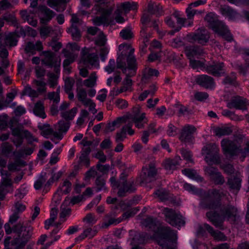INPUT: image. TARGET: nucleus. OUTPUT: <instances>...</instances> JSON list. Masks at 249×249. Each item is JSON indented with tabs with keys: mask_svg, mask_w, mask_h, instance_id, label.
<instances>
[{
	"mask_svg": "<svg viewBox=\"0 0 249 249\" xmlns=\"http://www.w3.org/2000/svg\"><path fill=\"white\" fill-rule=\"evenodd\" d=\"M183 187L190 194L200 197V206L204 209H216L221 205L222 193L218 189L214 188L206 191L187 182L184 183Z\"/></svg>",
	"mask_w": 249,
	"mask_h": 249,
	"instance_id": "f03ea898",
	"label": "nucleus"
},
{
	"mask_svg": "<svg viewBox=\"0 0 249 249\" xmlns=\"http://www.w3.org/2000/svg\"><path fill=\"white\" fill-rule=\"evenodd\" d=\"M97 79V76L96 72H92L89 77L84 80L83 84L87 88H93L96 85V81Z\"/></svg>",
	"mask_w": 249,
	"mask_h": 249,
	"instance_id": "ea45409f",
	"label": "nucleus"
},
{
	"mask_svg": "<svg viewBox=\"0 0 249 249\" xmlns=\"http://www.w3.org/2000/svg\"><path fill=\"white\" fill-rule=\"evenodd\" d=\"M191 38L199 44L205 45L208 42L209 37L205 34L198 32L194 33L191 36Z\"/></svg>",
	"mask_w": 249,
	"mask_h": 249,
	"instance_id": "c756f323",
	"label": "nucleus"
},
{
	"mask_svg": "<svg viewBox=\"0 0 249 249\" xmlns=\"http://www.w3.org/2000/svg\"><path fill=\"white\" fill-rule=\"evenodd\" d=\"M27 192V190L26 187L22 186L16 190L15 196L17 197V198L21 199L24 197L26 195Z\"/></svg>",
	"mask_w": 249,
	"mask_h": 249,
	"instance_id": "680f3d73",
	"label": "nucleus"
},
{
	"mask_svg": "<svg viewBox=\"0 0 249 249\" xmlns=\"http://www.w3.org/2000/svg\"><path fill=\"white\" fill-rule=\"evenodd\" d=\"M142 174L137 179L141 185H145L155 180L156 168L154 164L149 165L148 168L142 169Z\"/></svg>",
	"mask_w": 249,
	"mask_h": 249,
	"instance_id": "9b49d317",
	"label": "nucleus"
},
{
	"mask_svg": "<svg viewBox=\"0 0 249 249\" xmlns=\"http://www.w3.org/2000/svg\"><path fill=\"white\" fill-rule=\"evenodd\" d=\"M196 129L193 125H185L181 130L179 135V140L183 143H191L195 139L194 135Z\"/></svg>",
	"mask_w": 249,
	"mask_h": 249,
	"instance_id": "f8f14e48",
	"label": "nucleus"
},
{
	"mask_svg": "<svg viewBox=\"0 0 249 249\" xmlns=\"http://www.w3.org/2000/svg\"><path fill=\"white\" fill-rule=\"evenodd\" d=\"M224 220L227 218L229 220L233 221L236 220L237 214L231 208H228L223 211Z\"/></svg>",
	"mask_w": 249,
	"mask_h": 249,
	"instance_id": "a18cd8bd",
	"label": "nucleus"
},
{
	"mask_svg": "<svg viewBox=\"0 0 249 249\" xmlns=\"http://www.w3.org/2000/svg\"><path fill=\"white\" fill-rule=\"evenodd\" d=\"M81 53V63L94 66L98 65V57L96 53H90V50L87 48L83 49Z\"/></svg>",
	"mask_w": 249,
	"mask_h": 249,
	"instance_id": "4468645a",
	"label": "nucleus"
},
{
	"mask_svg": "<svg viewBox=\"0 0 249 249\" xmlns=\"http://www.w3.org/2000/svg\"><path fill=\"white\" fill-rule=\"evenodd\" d=\"M223 80L224 85H229L235 86L237 85V74L234 71H231L230 74L225 75Z\"/></svg>",
	"mask_w": 249,
	"mask_h": 249,
	"instance_id": "2f4dec72",
	"label": "nucleus"
},
{
	"mask_svg": "<svg viewBox=\"0 0 249 249\" xmlns=\"http://www.w3.org/2000/svg\"><path fill=\"white\" fill-rule=\"evenodd\" d=\"M13 146L8 142H4L1 145V152L7 156L10 154L13 150Z\"/></svg>",
	"mask_w": 249,
	"mask_h": 249,
	"instance_id": "052dcab7",
	"label": "nucleus"
},
{
	"mask_svg": "<svg viewBox=\"0 0 249 249\" xmlns=\"http://www.w3.org/2000/svg\"><path fill=\"white\" fill-rule=\"evenodd\" d=\"M220 206H221V205ZM220 207H219V208ZM212 210L214 211H211L207 212L206 216L210 221L215 227H220L222 225V224L224 221L223 211H222V213H220L219 212L215 211V209Z\"/></svg>",
	"mask_w": 249,
	"mask_h": 249,
	"instance_id": "f3484780",
	"label": "nucleus"
},
{
	"mask_svg": "<svg viewBox=\"0 0 249 249\" xmlns=\"http://www.w3.org/2000/svg\"><path fill=\"white\" fill-rule=\"evenodd\" d=\"M242 180L237 176L229 178L227 184L231 190H235L238 192L241 187Z\"/></svg>",
	"mask_w": 249,
	"mask_h": 249,
	"instance_id": "c85d7f7f",
	"label": "nucleus"
},
{
	"mask_svg": "<svg viewBox=\"0 0 249 249\" xmlns=\"http://www.w3.org/2000/svg\"><path fill=\"white\" fill-rule=\"evenodd\" d=\"M204 171L210 177L211 179L215 185H222L225 182L224 177L218 171L216 167L213 166L206 167Z\"/></svg>",
	"mask_w": 249,
	"mask_h": 249,
	"instance_id": "ddd939ff",
	"label": "nucleus"
},
{
	"mask_svg": "<svg viewBox=\"0 0 249 249\" xmlns=\"http://www.w3.org/2000/svg\"><path fill=\"white\" fill-rule=\"evenodd\" d=\"M217 147L214 143H209L202 148V152L205 154V160L209 164H218L220 158L217 152Z\"/></svg>",
	"mask_w": 249,
	"mask_h": 249,
	"instance_id": "6e6552de",
	"label": "nucleus"
},
{
	"mask_svg": "<svg viewBox=\"0 0 249 249\" xmlns=\"http://www.w3.org/2000/svg\"><path fill=\"white\" fill-rule=\"evenodd\" d=\"M49 77V85L51 88H53L57 85L58 77L54 73H49L48 74Z\"/></svg>",
	"mask_w": 249,
	"mask_h": 249,
	"instance_id": "13d9d810",
	"label": "nucleus"
},
{
	"mask_svg": "<svg viewBox=\"0 0 249 249\" xmlns=\"http://www.w3.org/2000/svg\"><path fill=\"white\" fill-rule=\"evenodd\" d=\"M70 124L65 122L64 121H59L57 124L55 125V131L53 133V136L59 140H61L63 138V133H66L69 129Z\"/></svg>",
	"mask_w": 249,
	"mask_h": 249,
	"instance_id": "b1692460",
	"label": "nucleus"
},
{
	"mask_svg": "<svg viewBox=\"0 0 249 249\" xmlns=\"http://www.w3.org/2000/svg\"><path fill=\"white\" fill-rule=\"evenodd\" d=\"M162 44L158 40H157V62L160 61L162 59V57L165 56L166 53L161 51Z\"/></svg>",
	"mask_w": 249,
	"mask_h": 249,
	"instance_id": "5fc2aeb1",
	"label": "nucleus"
},
{
	"mask_svg": "<svg viewBox=\"0 0 249 249\" xmlns=\"http://www.w3.org/2000/svg\"><path fill=\"white\" fill-rule=\"evenodd\" d=\"M96 230H92L90 228H88L84 230L83 232L76 238V240L81 241L86 237L91 238L96 235Z\"/></svg>",
	"mask_w": 249,
	"mask_h": 249,
	"instance_id": "a19ab883",
	"label": "nucleus"
},
{
	"mask_svg": "<svg viewBox=\"0 0 249 249\" xmlns=\"http://www.w3.org/2000/svg\"><path fill=\"white\" fill-rule=\"evenodd\" d=\"M119 8L122 12V11H124L125 13H127L130 10H136L137 9V4L134 2H125L118 4L117 9Z\"/></svg>",
	"mask_w": 249,
	"mask_h": 249,
	"instance_id": "7c9ffc66",
	"label": "nucleus"
},
{
	"mask_svg": "<svg viewBox=\"0 0 249 249\" xmlns=\"http://www.w3.org/2000/svg\"><path fill=\"white\" fill-rule=\"evenodd\" d=\"M60 88L58 87L56 92H51L48 94V98L53 101V102L55 104H57L60 102Z\"/></svg>",
	"mask_w": 249,
	"mask_h": 249,
	"instance_id": "de8ad7c7",
	"label": "nucleus"
},
{
	"mask_svg": "<svg viewBox=\"0 0 249 249\" xmlns=\"http://www.w3.org/2000/svg\"><path fill=\"white\" fill-rule=\"evenodd\" d=\"M75 81L72 78L66 77L65 79L64 89L65 92H70L71 91Z\"/></svg>",
	"mask_w": 249,
	"mask_h": 249,
	"instance_id": "864d4df0",
	"label": "nucleus"
},
{
	"mask_svg": "<svg viewBox=\"0 0 249 249\" xmlns=\"http://www.w3.org/2000/svg\"><path fill=\"white\" fill-rule=\"evenodd\" d=\"M1 174L2 178L0 184L7 187L11 186L12 182L11 178V174L4 170L1 171Z\"/></svg>",
	"mask_w": 249,
	"mask_h": 249,
	"instance_id": "4c0bfd02",
	"label": "nucleus"
},
{
	"mask_svg": "<svg viewBox=\"0 0 249 249\" xmlns=\"http://www.w3.org/2000/svg\"><path fill=\"white\" fill-rule=\"evenodd\" d=\"M247 102L246 98L239 95H236L232 97L230 101L228 103L227 107L231 109L244 110L246 108Z\"/></svg>",
	"mask_w": 249,
	"mask_h": 249,
	"instance_id": "dca6fc26",
	"label": "nucleus"
},
{
	"mask_svg": "<svg viewBox=\"0 0 249 249\" xmlns=\"http://www.w3.org/2000/svg\"><path fill=\"white\" fill-rule=\"evenodd\" d=\"M115 105L117 107L121 109L126 108L128 106V102L123 99H118L115 101Z\"/></svg>",
	"mask_w": 249,
	"mask_h": 249,
	"instance_id": "774afa93",
	"label": "nucleus"
},
{
	"mask_svg": "<svg viewBox=\"0 0 249 249\" xmlns=\"http://www.w3.org/2000/svg\"><path fill=\"white\" fill-rule=\"evenodd\" d=\"M131 205L130 204V202L126 203L124 201H121L117 205H115L112 207V209L114 210H117L119 208H120L122 211H124L127 210V208Z\"/></svg>",
	"mask_w": 249,
	"mask_h": 249,
	"instance_id": "69168bd1",
	"label": "nucleus"
},
{
	"mask_svg": "<svg viewBox=\"0 0 249 249\" xmlns=\"http://www.w3.org/2000/svg\"><path fill=\"white\" fill-rule=\"evenodd\" d=\"M221 14L228 18L229 20L235 21L240 17V14L228 5H224L220 8Z\"/></svg>",
	"mask_w": 249,
	"mask_h": 249,
	"instance_id": "a211bd4d",
	"label": "nucleus"
},
{
	"mask_svg": "<svg viewBox=\"0 0 249 249\" xmlns=\"http://www.w3.org/2000/svg\"><path fill=\"white\" fill-rule=\"evenodd\" d=\"M205 20L208 23L209 28L214 33L217 32L224 25L222 21L218 19L217 15L214 12L208 13L205 17Z\"/></svg>",
	"mask_w": 249,
	"mask_h": 249,
	"instance_id": "2eb2a0df",
	"label": "nucleus"
},
{
	"mask_svg": "<svg viewBox=\"0 0 249 249\" xmlns=\"http://www.w3.org/2000/svg\"><path fill=\"white\" fill-rule=\"evenodd\" d=\"M215 33L221 36L228 41L231 42L233 40L232 36L229 32V30L225 24Z\"/></svg>",
	"mask_w": 249,
	"mask_h": 249,
	"instance_id": "58836bf2",
	"label": "nucleus"
},
{
	"mask_svg": "<svg viewBox=\"0 0 249 249\" xmlns=\"http://www.w3.org/2000/svg\"><path fill=\"white\" fill-rule=\"evenodd\" d=\"M163 214L166 221L178 229L185 224V220L179 212H176L171 208H164L163 209Z\"/></svg>",
	"mask_w": 249,
	"mask_h": 249,
	"instance_id": "39448f33",
	"label": "nucleus"
},
{
	"mask_svg": "<svg viewBox=\"0 0 249 249\" xmlns=\"http://www.w3.org/2000/svg\"><path fill=\"white\" fill-rule=\"evenodd\" d=\"M33 111L36 115L38 116L41 118L44 119L46 117V115L44 112L43 103L41 101H39L36 103Z\"/></svg>",
	"mask_w": 249,
	"mask_h": 249,
	"instance_id": "473e14b6",
	"label": "nucleus"
},
{
	"mask_svg": "<svg viewBox=\"0 0 249 249\" xmlns=\"http://www.w3.org/2000/svg\"><path fill=\"white\" fill-rule=\"evenodd\" d=\"M141 224L148 231L152 232V235H151L149 233V235L146 237L147 239H154L156 235V222L154 219L152 217L148 216L141 221Z\"/></svg>",
	"mask_w": 249,
	"mask_h": 249,
	"instance_id": "412c9836",
	"label": "nucleus"
},
{
	"mask_svg": "<svg viewBox=\"0 0 249 249\" xmlns=\"http://www.w3.org/2000/svg\"><path fill=\"white\" fill-rule=\"evenodd\" d=\"M46 180V173L41 175L39 178L36 180L34 184L35 188L36 190H39L41 188L43 185Z\"/></svg>",
	"mask_w": 249,
	"mask_h": 249,
	"instance_id": "4d7b16f0",
	"label": "nucleus"
},
{
	"mask_svg": "<svg viewBox=\"0 0 249 249\" xmlns=\"http://www.w3.org/2000/svg\"><path fill=\"white\" fill-rule=\"evenodd\" d=\"M132 119L135 126L139 129L144 128L147 123V119L144 113H142L141 115H133Z\"/></svg>",
	"mask_w": 249,
	"mask_h": 249,
	"instance_id": "cd10ccee",
	"label": "nucleus"
},
{
	"mask_svg": "<svg viewBox=\"0 0 249 249\" xmlns=\"http://www.w3.org/2000/svg\"><path fill=\"white\" fill-rule=\"evenodd\" d=\"M52 174L51 178L49 179L47 183L48 185H50L53 181L58 180L62 176L63 172L62 171H59L57 173H54L53 171Z\"/></svg>",
	"mask_w": 249,
	"mask_h": 249,
	"instance_id": "338daca9",
	"label": "nucleus"
},
{
	"mask_svg": "<svg viewBox=\"0 0 249 249\" xmlns=\"http://www.w3.org/2000/svg\"><path fill=\"white\" fill-rule=\"evenodd\" d=\"M213 237L217 241H225L227 240V237L225 234L223 232L218 231H216L214 232Z\"/></svg>",
	"mask_w": 249,
	"mask_h": 249,
	"instance_id": "0e129e2a",
	"label": "nucleus"
},
{
	"mask_svg": "<svg viewBox=\"0 0 249 249\" xmlns=\"http://www.w3.org/2000/svg\"><path fill=\"white\" fill-rule=\"evenodd\" d=\"M158 224L157 219V244L162 249H177L178 237L176 232L169 228L160 227Z\"/></svg>",
	"mask_w": 249,
	"mask_h": 249,
	"instance_id": "20e7f679",
	"label": "nucleus"
},
{
	"mask_svg": "<svg viewBox=\"0 0 249 249\" xmlns=\"http://www.w3.org/2000/svg\"><path fill=\"white\" fill-rule=\"evenodd\" d=\"M77 110V108L74 107L70 110L62 111L61 112V116L67 121L72 120L76 115Z\"/></svg>",
	"mask_w": 249,
	"mask_h": 249,
	"instance_id": "79ce46f5",
	"label": "nucleus"
},
{
	"mask_svg": "<svg viewBox=\"0 0 249 249\" xmlns=\"http://www.w3.org/2000/svg\"><path fill=\"white\" fill-rule=\"evenodd\" d=\"M177 163L173 160L168 159L164 163V168L167 170H174L176 169Z\"/></svg>",
	"mask_w": 249,
	"mask_h": 249,
	"instance_id": "e2e57ef3",
	"label": "nucleus"
},
{
	"mask_svg": "<svg viewBox=\"0 0 249 249\" xmlns=\"http://www.w3.org/2000/svg\"><path fill=\"white\" fill-rule=\"evenodd\" d=\"M209 97V94L206 92L197 91L194 94L195 99L199 102H204Z\"/></svg>",
	"mask_w": 249,
	"mask_h": 249,
	"instance_id": "6e6d98bb",
	"label": "nucleus"
},
{
	"mask_svg": "<svg viewBox=\"0 0 249 249\" xmlns=\"http://www.w3.org/2000/svg\"><path fill=\"white\" fill-rule=\"evenodd\" d=\"M76 97L78 100L84 104L88 100L90 99L87 98V93L83 88L77 89L76 90Z\"/></svg>",
	"mask_w": 249,
	"mask_h": 249,
	"instance_id": "c03bdc74",
	"label": "nucleus"
},
{
	"mask_svg": "<svg viewBox=\"0 0 249 249\" xmlns=\"http://www.w3.org/2000/svg\"><path fill=\"white\" fill-rule=\"evenodd\" d=\"M196 83L200 87L207 89H213L215 83L213 78L207 75H200L196 79Z\"/></svg>",
	"mask_w": 249,
	"mask_h": 249,
	"instance_id": "6ab92c4d",
	"label": "nucleus"
},
{
	"mask_svg": "<svg viewBox=\"0 0 249 249\" xmlns=\"http://www.w3.org/2000/svg\"><path fill=\"white\" fill-rule=\"evenodd\" d=\"M18 40L15 34L10 33L6 37L5 43L10 46H15L17 45Z\"/></svg>",
	"mask_w": 249,
	"mask_h": 249,
	"instance_id": "8fccbe9b",
	"label": "nucleus"
},
{
	"mask_svg": "<svg viewBox=\"0 0 249 249\" xmlns=\"http://www.w3.org/2000/svg\"><path fill=\"white\" fill-rule=\"evenodd\" d=\"M104 4H101L95 6L94 9L102 14L100 17H97L93 19V22L94 25L100 26L102 24H108V17L111 13L112 9L110 8H105L104 7Z\"/></svg>",
	"mask_w": 249,
	"mask_h": 249,
	"instance_id": "9d476101",
	"label": "nucleus"
},
{
	"mask_svg": "<svg viewBox=\"0 0 249 249\" xmlns=\"http://www.w3.org/2000/svg\"><path fill=\"white\" fill-rule=\"evenodd\" d=\"M33 83L36 85V90L39 93H44L46 91V83L43 80H36L33 81Z\"/></svg>",
	"mask_w": 249,
	"mask_h": 249,
	"instance_id": "49530a36",
	"label": "nucleus"
},
{
	"mask_svg": "<svg viewBox=\"0 0 249 249\" xmlns=\"http://www.w3.org/2000/svg\"><path fill=\"white\" fill-rule=\"evenodd\" d=\"M139 210L137 208L130 209L123 214L122 217L116 219L113 218L109 219L108 223L105 224V226L108 227L111 224H118L123 220H126L130 217H133Z\"/></svg>",
	"mask_w": 249,
	"mask_h": 249,
	"instance_id": "5701e85b",
	"label": "nucleus"
},
{
	"mask_svg": "<svg viewBox=\"0 0 249 249\" xmlns=\"http://www.w3.org/2000/svg\"><path fill=\"white\" fill-rule=\"evenodd\" d=\"M224 67L225 64L223 62H219L209 66L208 70L213 76L221 77L226 75Z\"/></svg>",
	"mask_w": 249,
	"mask_h": 249,
	"instance_id": "4be33fe9",
	"label": "nucleus"
},
{
	"mask_svg": "<svg viewBox=\"0 0 249 249\" xmlns=\"http://www.w3.org/2000/svg\"><path fill=\"white\" fill-rule=\"evenodd\" d=\"M189 64L190 67L193 69H196L199 68H202L204 66V63L200 60L189 59Z\"/></svg>",
	"mask_w": 249,
	"mask_h": 249,
	"instance_id": "bf43d9fd",
	"label": "nucleus"
},
{
	"mask_svg": "<svg viewBox=\"0 0 249 249\" xmlns=\"http://www.w3.org/2000/svg\"><path fill=\"white\" fill-rule=\"evenodd\" d=\"M38 12L40 22L43 24L50 21L54 16V13L45 6H39Z\"/></svg>",
	"mask_w": 249,
	"mask_h": 249,
	"instance_id": "aec40b11",
	"label": "nucleus"
},
{
	"mask_svg": "<svg viewBox=\"0 0 249 249\" xmlns=\"http://www.w3.org/2000/svg\"><path fill=\"white\" fill-rule=\"evenodd\" d=\"M221 146L224 155L227 157L232 158L239 155V146L229 139H223Z\"/></svg>",
	"mask_w": 249,
	"mask_h": 249,
	"instance_id": "423d86ee",
	"label": "nucleus"
},
{
	"mask_svg": "<svg viewBox=\"0 0 249 249\" xmlns=\"http://www.w3.org/2000/svg\"><path fill=\"white\" fill-rule=\"evenodd\" d=\"M42 64L50 67H54L56 71L61 65V58L51 51H43L40 53Z\"/></svg>",
	"mask_w": 249,
	"mask_h": 249,
	"instance_id": "0eeeda50",
	"label": "nucleus"
},
{
	"mask_svg": "<svg viewBox=\"0 0 249 249\" xmlns=\"http://www.w3.org/2000/svg\"><path fill=\"white\" fill-rule=\"evenodd\" d=\"M68 32L70 33L74 40H78L81 37L80 31L77 28V26H71L69 29Z\"/></svg>",
	"mask_w": 249,
	"mask_h": 249,
	"instance_id": "603ef678",
	"label": "nucleus"
},
{
	"mask_svg": "<svg viewBox=\"0 0 249 249\" xmlns=\"http://www.w3.org/2000/svg\"><path fill=\"white\" fill-rule=\"evenodd\" d=\"M175 110L178 117L188 115L191 114V110L182 104L178 103L175 105Z\"/></svg>",
	"mask_w": 249,
	"mask_h": 249,
	"instance_id": "f704fd0d",
	"label": "nucleus"
},
{
	"mask_svg": "<svg viewBox=\"0 0 249 249\" xmlns=\"http://www.w3.org/2000/svg\"><path fill=\"white\" fill-rule=\"evenodd\" d=\"M214 132L216 136L220 137L231 134L232 130L228 126L217 127L214 129Z\"/></svg>",
	"mask_w": 249,
	"mask_h": 249,
	"instance_id": "e433bc0d",
	"label": "nucleus"
},
{
	"mask_svg": "<svg viewBox=\"0 0 249 249\" xmlns=\"http://www.w3.org/2000/svg\"><path fill=\"white\" fill-rule=\"evenodd\" d=\"M185 53L189 59L193 58L195 56L201 55L203 53V50L198 46L189 45L185 47Z\"/></svg>",
	"mask_w": 249,
	"mask_h": 249,
	"instance_id": "393cba45",
	"label": "nucleus"
},
{
	"mask_svg": "<svg viewBox=\"0 0 249 249\" xmlns=\"http://www.w3.org/2000/svg\"><path fill=\"white\" fill-rule=\"evenodd\" d=\"M71 189V183L67 179L64 181L57 190L59 195H66L69 193Z\"/></svg>",
	"mask_w": 249,
	"mask_h": 249,
	"instance_id": "c9c22d12",
	"label": "nucleus"
},
{
	"mask_svg": "<svg viewBox=\"0 0 249 249\" xmlns=\"http://www.w3.org/2000/svg\"><path fill=\"white\" fill-rule=\"evenodd\" d=\"M120 36L124 40H128L133 36V33L129 28H125L122 30L120 33Z\"/></svg>",
	"mask_w": 249,
	"mask_h": 249,
	"instance_id": "3c124183",
	"label": "nucleus"
},
{
	"mask_svg": "<svg viewBox=\"0 0 249 249\" xmlns=\"http://www.w3.org/2000/svg\"><path fill=\"white\" fill-rule=\"evenodd\" d=\"M126 176L124 173L120 176V180H122L121 185L119 187L117 194L121 197L125 196L127 193H133L136 190L134 179L132 178L126 181Z\"/></svg>",
	"mask_w": 249,
	"mask_h": 249,
	"instance_id": "1a4fd4ad",
	"label": "nucleus"
},
{
	"mask_svg": "<svg viewBox=\"0 0 249 249\" xmlns=\"http://www.w3.org/2000/svg\"><path fill=\"white\" fill-rule=\"evenodd\" d=\"M181 172L183 175L197 182L201 183L204 181V178L199 175L195 169L184 168L182 170Z\"/></svg>",
	"mask_w": 249,
	"mask_h": 249,
	"instance_id": "bb28decb",
	"label": "nucleus"
},
{
	"mask_svg": "<svg viewBox=\"0 0 249 249\" xmlns=\"http://www.w3.org/2000/svg\"><path fill=\"white\" fill-rule=\"evenodd\" d=\"M181 172L183 175L197 182L201 183L204 181V178L199 175L195 169L184 168L182 170Z\"/></svg>",
	"mask_w": 249,
	"mask_h": 249,
	"instance_id": "a878e982",
	"label": "nucleus"
},
{
	"mask_svg": "<svg viewBox=\"0 0 249 249\" xmlns=\"http://www.w3.org/2000/svg\"><path fill=\"white\" fill-rule=\"evenodd\" d=\"M39 130L41 131V134L46 138H48L51 135L53 136V133L55 132L52 129L50 125L46 124H40L38 126Z\"/></svg>",
	"mask_w": 249,
	"mask_h": 249,
	"instance_id": "37998d69",
	"label": "nucleus"
},
{
	"mask_svg": "<svg viewBox=\"0 0 249 249\" xmlns=\"http://www.w3.org/2000/svg\"><path fill=\"white\" fill-rule=\"evenodd\" d=\"M154 14L155 9L154 5L149 4L147 11L143 14L141 18V21L142 24H146L149 22L151 19V16Z\"/></svg>",
	"mask_w": 249,
	"mask_h": 249,
	"instance_id": "72a5a7b5",
	"label": "nucleus"
},
{
	"mask_svg": "<svg viewBox=\"0 0 249 249\" xmlns=\"http://www.w3.org/2000/svg\"><path fill=\"white\" fill-rule=\"evenodd\" d=\"M134 51L133 49L129 50L126 59L127 67L125 62V57L122 53L117 58V67L122 70L123 72L125 74L126 76L122 81L121 86L117 89L116 91L117 94L127 91L130 92L132 90L133 82L130 77L136 74L137 69L136 60L133 54Z\"/></svg>",
	"mask_w": 249,
	"mask_h": 249,
	"instance_id": "7ed1b4c3",
	"label": "nucleus"
},
{
	"mask_svg": "<svg viewBox=\"0 0 249 249\" xmlns=\"http://www.w3.org/2000/svg\"><path fill=\"white\" fill-rule=\"evenodd\" d=\"M64 204H62L61 207V213H60V222H63L65 221V217H68L70 215L71 213V209L69 208H65L63 207Z\"/></svg>",
	"mask_w": 249,
	"mask_h": 249,
	"instance_id": "09e8293b",
	"label": "nucleus"
},
{
	"mask_svg": "<svg viewBox=\"0 0 249 249\" xmlns=\"http://www.w3.org/2000/svg\"><path fill=\"white\" fill-rule=\"evenodd\" d=\"M9 222L5 224L4 228L7 234L13 231L15 234L13 240L7 237L4 241V249H23L31 239L33 228L31 226H25L20 222L16 224L12 229Z\"/></svg>",
	"mask_w": 249,
	"mask_h": 249,
	"instance_id": "f257e3e1",
	"label": "nucleus"
}]
</instances>
